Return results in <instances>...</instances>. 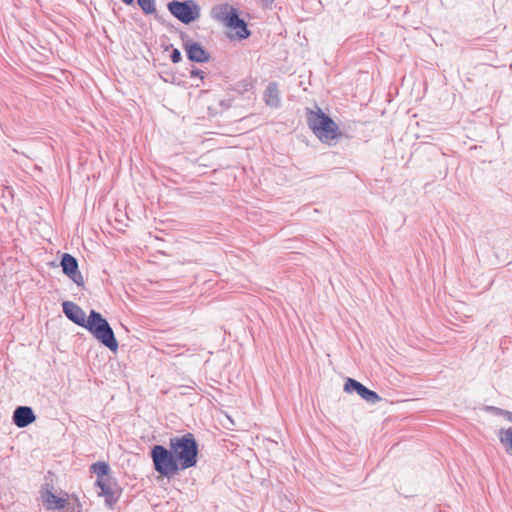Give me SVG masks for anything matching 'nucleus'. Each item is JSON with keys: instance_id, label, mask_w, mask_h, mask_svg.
Instances as JSON below:
<instances>
[{"instance_id": "f257e3e1", "label": "nucleus", "mask_w": 512, "mask_h": 512, "mask_svg": "<svg viewBox=\"0 0 512 512\" xmlns=\"http://www.w3.org/2000/svg\"><path fill=\"white\" fill-rule=\"evenodd\" d=\"M154 470L162 477L171 478L180 471L196 467L199 445L194 434L188 432L169 439V448L156 444L150 449Z\"/></svg>"}, {"instance_id": "f03ea898", "label": "nucleus", "mask_w": 512, "mask_h": 512, "mask_svg": "<svg viewBox=\"0 0 512 512\" xmlns=\"http://www.w3.org/2000/svg\"><path fill=\"white\" fill-rule=\"evenodd\" d=\"M306 122L314 135L325 144H331L342 136L338 125L321 108H306Z\"/></svg>"}, {"instance_id": "7ed1b4c3", "label": "nucleus", "mask_w": 512, "mask_h": 512, "mask_svg": "<svg viewBox=\"0 0 512 512\" xmlns=\"http://www.w3.org/2000/svg\"><path fill=\"white\" fill-rule=\"evenodd\" d=\"M93 337L102 345L112 352L118 350V341L109 322L102 316L100 312L91 310L88 315V322L84 327Z\"/></svg>"}, {"instance_id": "20e7f679", "label": "nucleus", "mask_w": 512, "mask_h": 512, "mask_svg": "<svg viewBox=\"0 0 512 512\" xmlns=\"http://www.w3.org/2000/svg\"><path fill=\"white\" fill-rule=\"evenodd\" d=\"M211 15L213 19L223 23L226 27L236 30V38L239 40L247 39L251 32L247 23L239 16L236 8L229 4H220L212 8Z\"/></svg>"}, {"instance_id": "39448f33", "label": "nucleus", "mask_w": 512, "mask_h": 512, "mask_svg": "<svg viewBox=\"0 0 512 512\" xmlns=\"http://www.w3.org/2000/svg\"><path fill=\"white\" fill-rule=\"evenodd\" d=\"M167 8L183 24H190L200 17V7L194 0H173Z\"/></svg>"}, {"instance_id": "423d86ee", "label": "nucleus", "mask_w": 512, "mask_h": 512, "mask_svg": "<svg viewBox=\"0 0 512 512\" xmlns=\"http://www.w3.org/2000/svg\"><path fill=\"white\" fill-rule=\"evenodd\" d=\"M180 38L183 41V49L189 61L194 63H205L210 60L209 52L199 43L193 41L189 36L181 32Z\"/></svg>"}, {"instance_id": "0eeeda50", "label": "nucleus", "mask_w": 512, "mask_h": 512, "mask_svg": "<svg viewBox=\"0 0 512 512\" xmlns=\"http://www.w3.org/2000/svg\"><path fill=\"white\" fill-rule=\"evenodd\" d=\"M344 391L349 394L356 393L363 400L370 404H376L381 401V397L378 395V393L370 390L361 382L353 378H347L344 384Z\"/></svg>"}, {"instance_id": "6e6552de", "label": "nucleus", "mask_w": 512, "mask_h": 512, "mask_svg": "<svg viewBox=\"0 0 512 512\" xmlns=\"http://www.w3.org/2000/svg\"><path fill=\"white\" fill-rule=\"evenodd\" d=\"M95 485L100 488L98 494L105 497L106 505L110 508L113 507L119 500L121 494L116 481L111 477H107L105 479H97Z\"/></svg>"}, {"instance_id": "1a4fd4ad", "label": "nucleus", "mask_w": 512, "mask_h": 512, "mask_svg": "<svg viewBox=\"0 0 512 512\" xmlns=\"http://www.w3.org/2000/svg\"><path fill=\"white\" fill-rule=\"evenodd\" d=\"M60 265L63 273L77 286L82 287L84 285L83 276L79 271L78 260L74 256L69 253L62 254Z\"/></svg>"}, {"instance_id": "9d476101", "label": "nucleus", "mask_w": 512, "mask_h": 512, "mask_svg": "<svg viewBox=\"0 0 512 512\" xmlns=\"http://www.w3.org/2000/svg\"><path fill=\"white\" fill-rule=\"evenodd\" d=\"M62 309L64 315L71 322L83 328L86 326L88 317H86L84 310L79 305L72 301H64L62 303Z\"/></svg>"}, {"instance_id": "9b49d317", "label": "nucleus", "mask_w": 512, "mask_h": 512, "mask_svg": "<svg viewBox=\"0 0 512 512\" xmlns=\"http://www.w3.org/2000/svg\"><path fill=\"white\" fill-rule=\"evenodd\" d=\"M12 420L18 428H25L36 420V415L31 407L18 406L13 412Z\"/></svg>"}, {"instance_id": "f8f14e48", "label": "nucleus", "mask_w": 512, "mask_h": 512, "mask_svg": "<svg viewBox=\"0 0 512 512\" xmlns=\"http://www.w3.org/2000/svg\"><path fill=\"white\" fill-rule=\"evenodd\" d=\"M41 498L47 510H62L67 505L65 498L57 496L49 489L41 492Z\"/></svg>"}, {"instance_id": "ddd939ff", "label": "nucleus", "mask_w": 512, "mask_h": 512, "mask_svg": "<svg viewBox=\"0 0 512 512\" xmlns=\"http://www.w3.org/2000/svg\"><path fill=\"white\" fill-rule=\"evenodd\" d=\"M264 101L267 106L278 108L281 105L280 92L276 82H270L264 91Z\"/></svg>"}, {"instance_id": "4468645a", "label": "nucleus", "mask_w": 512, "mask_h": 512, "mask_svg": "<svg viewBox=\"0 0 512 512\" xmlns=\"http://www.w3.org/2000/svg\"><path fill=\"white\" fill-rule=\"evenodd\" d=\"M91 471L98 476V479H105L109 477L110 466L104 461H98L91 465Z\"/></svg>"}, {"instance_id": "2eb2a0df", "label": "nucleus", "mask_w": 512, "mask_h": 512, "mask_svg": "<svg viewBox=\"0 0 512 512\" xmlns=\"http://www.w3.org/2000/svg\"><path fill=\"white\" fill-rule=\"evenodd\" d=\"M498 437L503 446L506 448L507 453H512V428L500 429Z\"/></svg>"}, {"instance_id": "dca6fc26", "label": "nucleus", "mask_w": 512, "mask_h": 512, "mask_svg": "<svg viewBox=\"0 0 512 512\" xmlns=\"http://www.w3.org/2000/svg\"><path fill=\"white\" fill-rule=\"evenodd\" d=\"M137 3L142 11L147 15L156 12L155 0H137Z\"/></svg>"}, {"instance_id": "f3484780", "label": "nucleus", "mask_w": 512, "mask_h": 512, "mask_svg": "<svg viewBox=\"0 0 512 512\" xmlns=\"http://www.w3.org/2000/svg\"><path fill=\"white\" fill-rule=\"evenodd\" d=\"M164 50L165 51H168V50L171 51L170 59H171V61L174 64L181 62L182 54H181V51L178 48H175L172 44H168V45L164 46Z\"/></svg>"}, {"instance_id": "a211bd4d", "label": "nucleus", "mask_w": 512, "mask_h": 512, "mask_svg": "<svg viewBox=\"0 0 512 512\" xmlns=\"http://www.w3.org/2000/svg\"><path fill=\"white\" fill-rule=\"evenodd\" d=\"M484 410L490 414H493L495 416H503V413L505 412V409L496 407V406H485Z\"/></svg>"}, {"instance_id": "6ab92c4d", "label": "nucleus", "mask_w": 512, "mask_h": 512, "mask_svg": "<svg viewBox=\"0 0 512 512\" xmlns=\"http://www.w3.org/2000/svg\"><path fill=\"white\" fill-rule=\"evenodd\" d=\"M189 74L191 78H199L201 81L205 78V72L196 67H192Z\"/></svg>"}, {"instance_id": "aec40b11", "label": "nucleus", "mask_w": 512, "mask_h": 512, "mask_svg": "<svg viewBox=\"0 0 512 512\" xmlns=\"http://www.w3.org/2000/svg\"><path fill=\"white\" fill-rule=\"evenodd\" d=\"M73 497H74V499H75L76 506H73V507L71 508L70 512H81V510H82V506H81V504H80V502H79L78 498H77V497H75L74 495H73Z\"/></svg>"}, {"instance_id": "412c9836", "label": "nucleus", "mask_w": 512, "mask_h": 512, "mask_svg": "<svg viewBox=\"0 0 512 512\" xmlns=\"http://www.w3.org/2000/svg\"><path fill=\"white\" fill-rule=\"evenodd\" d=\"M503 417H505L509 422L512 423V412L511 411L505 410V412L503 413Z\"/></svg>"}, {"instance_id": "4be33fe9", "label": "nucleus", "mask_w": 512, "mask_h": 512, "mask_svg": "<svg viewBox=\"0 0 512 512\" xmlns=\"http://www.w3.org/2000/svg\"><path fill=\"white\" fill-rule=\"evenodd\" d=\"M265 7L271 6L274 0H261Z\"/></svg>"}, {"instance_id": "5701e85b", "label": "nucleus", "mask_w": 512, "mask_h": 512, "mask_svg": "<svg viewBox=\"0 0 512 512\" xmlns=\"http://www.w3.org/2000/svg\"><path fill=\"white\" fill-rule=\"evenodd\" d=\"M123 3H125L126 5H133L134 4V0H122Z\"/></svg>"}]
</instances>
